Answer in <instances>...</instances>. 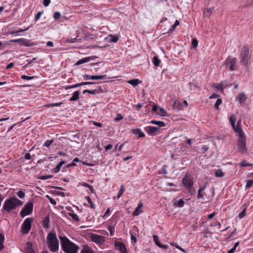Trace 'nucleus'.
Here are the masks:
<instances>
[{"label":"nucleus","instance_id":"obj_25","mask_svg":"<svg viewBox=\"0 0 253 253\" xmlns=\"http://www.w3.org/2000/svg\"><path fill=\"white\" fill-rule=\"evenodd\" d=\"M184 204H185L184 201L183 199H181L179 200L177 202H174V206L175 207L181 208L184 206Z\"/></svg>","mask_w":253,"mask_h":253},{"label":"nucleus","instance_id":"obj_53","mask_svg":"<svg viewBox=\"0 0 253 253\" xmlns=\"http://www.w3.org/2000/svg\"><path fill=\"white\" fill-rule=\"evenodd\" d=\"M42 15V12L41 11H39L36 16H35V20L38 21L41 17V15Z\"/></svg>","mask_w":253,"mask_h":253},{"label":"nucleus","instance_id":"obj_14","mask_svg":"<svg viewBox=\"0 0 253 253\" xmlns=\"http://www.w3.org/2000/svg\"><path fill=\"white\" fill-rule=\"evenodd\" d=\"M234 130L236 131L238 133V138L245 136V134L242 129L241 128V126H238L235 125L234 127H232Z\"/></svg>","mask_w":253,"mask_h":253},{"label":"nucleus","instance_id":"obj_63","mask_svg":"<svg viewBox=\"0 0 253 253\" xmlns=\"http://www.w3.org/2000/svg\"><path fill=\"white\" fill-rule=\"evenodd\" d=\"M46 46L48 47H52L53 46V43L51 41H48L46 43Z\"/></svg>","mask_w":253,"mask_h":253},{"label":"nucleus","instance_id":"obj_30","mask_svg":"<svg viewBox=\"0 0 253 253\" xmlns=\"http://www.w3.org/2000/svg\"><path fill=\"white\" fill-rule=\"evenodd\" d=\"M213 8L205 9L204 10V14L206 16H210L212 12Z\"/></svg>","mask_w":253,"mask_h":253},{"label":"nucleus","instance_id":"obj_55","mask_svg":"<svg viewBox=\"0 0 253 253\" xmlns=\"http://www.w3.org/2000/svg\"><path fill=\"white\" fill-rule=\"evenodd\" d=\"M50 3V0H43V4L44 6H47L49 5Z\"/></svg>","mask_w":253,"mask_h":253},{"label":"nucleus","instance_id":"obj_34","mask_svg":"<svg viewBox=\"0 0 253 253\" xmlns=\"http://www.w3.org/2000/svg\"><path fill=\"white\" fill-rule=\"evenodd\" d=\"M125 191V189L124 185H122L121 186V188L118 193V195L117 196L118 199H119L122 196L123 194L124 193Z\"/></svg>","mask_w":253,"mask_h":253},{"label":"nucleus","instance_id":"obj_2","mask_svg":"<svg viewBox=\"0 0 253 253\" xmlns=\"http://www.w3.org/2000/svg\"><path fill=\"white\" fill-rule=\"evenodd\" d=\"M23 203L16 197H10L6 199L3 206V210L7 212H10L17 207L21 206Z\"/></svg>","mask_w":253,"mask_h":253},{"label":"nucleus","instance_id":"obj_13","mask_svg":"<svg viewBox=\"0 0 253 253\" xmlns=\"http://www.w3.org/2000/svg\"><path fill=\"white\" fill-rule=\"evenodd\" d=\"M153 241L155 244L159 247L162 248L164 250H167L168 247L167 245H162L159 241V237L158 236L155 235L153 236Z\"/></svg>","mask_w":253,"mask_h":253},{"label":"nucleus","instance_id":"obj_61","mask_svg":"<svg viewBox=\"0 0 253 253\" xmlns=\"http://www.w3.org/2000/svg\"><path fill=\"white\" fill-rule=\"evenodd\" d=\"M219 97V95L216 93H213L210 96V98H217Z\"/></svg>","mask_w":253,"mask_h":253},{"label":"nucleus","instance_id":"obj_26","mask_svg":"<svg viewBox=\"0 0 253 253\" xmlns=\"http://www.w3.org/2000/svg\"><path fill=\"white\" fill-rule=\"evenodd\" d=\"M65 163V162L63 161H61L58 165L56 167V168L54 169V172L56 173H57L59 172L60 170V169L61 167Z\"/></svg>","mask_w":253,"mask_h":253},{"label":"nucleus","instance_id":"obj_52","mask_svg":"<svg viewBox=\"0 0 253 253\" xmlns=\"http://www.w3.org/2000/svg\"><path fill=\"white\" fill-rule=\"evenodd\" d=\"M48 222H49V219L47 217H46L44 220H43V225L45 227H48Z\"/></svg>","mask_w":253,"mask_h":253},{"label":"nucleus","instance_id":"obj_17","mask_svg":"<svg viewBox=\"0 0 253 253\" xmlns=\"http://www.w3.org/2000/svg\"><path fill=\"white\" fill-rule=\"evenodd\" d=\"M131 132L134 134L138 135L139 137H145L144 133L143 132H142L141 129L139 128L133 129H132Z\"/></svg>","mask_w":253,"mask_h":253},{"label":"nucleus","instance_id":"obj_48","mask_svg":"<svg viewBox=\"0 0 253 253\" xmlns=\"http://www.w3.org/2000/svg\"><path fill=\"white\" fill-rule=\"evenodd\" d=\"M123 119V116L120 113H118L117 117L115 118V120L117 122L120 121Z\"/></svg>","mask_w":253,"mask_h":253},{"label":"nucleus","instance_id":"obj_37","mask_svg":"<svg viewBox=\"0 0 253 253\" xmlns=\"http://www.w3.org/2000/svg\"><path fill=\"white\" fill-rule=\"evenodd\" d=\"M236 118L233 116L231 115L230 117V122L232 127H234L235 125Z\"/></svg>","mask_w":253,"mask_h":253},{"label":"nucleus","instance_id":"obj_58","mask_svg":"<svg viewBox=\"0 0 253 253\" xmlns=\"http://www.w3.org/2000/svg\"><path fill=\"white\" fill-rule=\"evenodd\" d=\"M106 75L96 76L97 80L104 79L106 78Z\"/></svg>","mask_w":253,"mask_h":253},{"label":"nucleus","instance_id":"obj_3","mask_svg":"<svg viewBox=\"0 0 253 253\" xmlns=\"http://www.w3.org/2000/svg\"><path fill=\"white\" fill-rule=\"evenodd\" d=\"M47 245L52 252H56L59 249V242L55 233H49L47 236Z\"/></svg>","mask_w":253,"mask_h":253},{"label":"nucleus","instance_id":"obj_22","mask_svg":"<svg viewBox=\"0 0 253 253\" xmlns=\"http://www.w3.org/2000/svg\"><path fill=\"white\" fill-rule=\"evenodd\" d=\"M128 83L132 85L133 86H135L141 83V81H139L138 79H132L128 81Z\"/></svg>","mask_w":253,"mask_h":253},{"label":"nucleus","instance_id":"obj_39","mask_svg":"<svg viewBox=\"0 0 253 253\" xmlns=\"http://www.w3.org/2000/svg\"><path fill=\"white\" fill-rule=\"evenodd\" d=\"M240 166L242 167H247V166H253V164H251L247 163L245 161H242L239 164Z\"/></svg>","mask_w":253,"mask_h":253},{"label":"nucleus","instance_id":"obj_10","mask_svg":"<svg viewBox=\"0 0 253 253\" xmlns=\"http://www.w3.org/2000/svg\"><path fill=\"white\" fill-rule=\"evenodd\" d=\"M91 238L92 241L97 244H101L104 243L105 241L104 236L97 234H92L91 236Z\"/></svg>","mask_w":253,"mask_h":253},{"label":"nucleus","instance_id":"obj_40","mask_svg":"<svg viewBox=\"0 0 253 253\" xmlns=\"http://www.w3.org/2000/svg\"><path fill=\"white\" fill-rule=\"evenodd\" d=\"M79 86H80V85H79V84H77L71 85H66V86H64V88L66 90H67V89H69L70 88H76V87H78Z\"/></svg>","mask_w":253,"mask_h":253},{"label":"nucleus","instance_id":"obj_20","mask_svg":"<svg viewBox=\"0 0 253 253\" xmlns=\"http://www.w3.org/2000/svg\"><path fill=\"white\" fill-rule=\"evenodd\" d=\"M80 91L79 90H77L75 91L72 96L70 98L69 101H77L79 98Z\"/></svg>","mask_w":253,"mask_h":253},{"label":"nucleus","instance_id":"obj_33","mask_svg":"<svg viewBox=\"0 0 253 253\" xmlns=\"http://www.w3.org/2000/svg\"><path fill=\"white\" fill-rule=\"evenodd\" d=\"M81 253H93V252L88 247H84L82 249Z\"/></svg>","mask_w":253,"mask_h":253},{"label":"nucleus","instance_id":"obj_43","mask_svg":"<svg viewBox=\"0 0 253 253\" xmlns=\"http://www.w3.org/2000/svg\"><path fill=\"white\" fill-rule=\"evenodd\" d=\"M17 195L21 199H23L25 196V194L22 191H19L17 192Z\"/></svg>","mask_w":253,"mask_h":253},{"label":"nucleus","instance_id":"obj_50","mask_svg":"<svg viewBox=\"0 0 253 253\" xmlns=\"http://www.w3.org/2000/svg\"><path fill=\"white\" fill-rule=\"evenodd\" d=\"M108 230L109 231L110 233L111 236H113L114 234V233L115 232V229L114 227H112L111 226H108Z\"/></svg>","mask_w":253,"mask_h":253},{"label":"nucleus","instance_id":"obj_7","mask_svg":"<svg viewBox=\"0 0 253 253\" xmlns=\"http://www.w3.org/2000/svg\"><path fill=\"white\" fill-rule=\"evenodd\" d=\"M33 210V204L28 203L26 204L23 209L21 211L20 214L21 217H24L25 216L31 214Z\"/></svg>","mask_w":253,"mask_h":253},{"label":"nucleus","instance_id":"obj_18","mask_svg":"<svg viewBox=\"0 0 253 253\" xmlns=\"http://www.w3.org/2000/svg\"><path fill=\"white\" fill-rule=\"evenodd\" d=\"M25 253H35V251L32 248V244L30 243H27L26 246Z\"/></svg>","mask_w":253,"mask_h":253},{"label":"nucleus","instance_id":"obj_41","mask_svg":"<svg viewBox=\"0 0 253 253\" xmlns=\"http://www.w3.org/2000/svg\"><path fill=\"white\" fill-rule=\"evenodd\" d=\"M222 100L221 98H218L214 104V107L215 109H218L219 106L221 104Z\"/></svg>","mask_w":253,"mask_h":253},{"label":"nucleus","instance_id":"obj_56","mask_svg":"<svg viewBox=\"0 0 253 253\" xmlns=\"http://www.w3.org/2000/svg\"><path fill=\"white\" fill-rule=\"evenodd\" d=\"M47 197L48 198L50 202L51 203V204H52L53 205H56V202L53 199L51 198L49 196H47Z\"/></svg>","mask_w":253,"mask_h":253},{"label":"nucleus","instance_id":"obj_32","mask_svg":"<svg viewBox=\"0 0 253 253\" xmlns=\"http://www.w3.org/2000/svg\"><path fill=\"white\" fill-rule=\"evenodd\" d=\"M179 25V22L178 20H176L175 21L174 24L172 25V27L171 28H170L169 31H168V33H171L172 32L175 28Z\"/></svg>","mask_w":253,"mask_h":253},{"label":"nucleus","instance_id":"obj_59","mask_svg":"<svg viewBox=\"0 0 253 253\" xmlns=\"http://www.w3.org/2000/svg\"><path fill=\"white\" fill-rule=\"evenodd\" d=\"M61 104H62V103H56L51 104L50 105H48V107L59 106Z\"/></svg>","mask_w":253,"mask_h":253},{"label":"nucleus","instance_id":"obj_47","mask_svg":"<svg viewBox=\"0 0 253 253\" xmlns=\"http://www.w3.org/2000/svg\"><path fill=\"white\" fill-rule=\"evenodd\" d=\"M198 45V41L196 39H193L192 41V46L196 48Z\"/></svg>","mask_w":253,"mask_h":253},{"label":"nucleus","instance_id":"obj_42","mask_svg":"<svg viewBox=\"0 0 253 253\" xmlns=\"http://www.w3.org/2000/svg\"><path fill=\"white\" fill-rule=\"evenodd\" d=\"M53 142V140L52 139L47 140L44 142L43 146L46 147H48Z\"/></svg>","mask_w":253,"mask_h":253},{"label":"nucleus","instance_id":"obj_60","mask_svg":"<svg viewBox=\"0 0 253 253\" xmlns=\"http://www.w3.org/2000/svg\"><path fill=\"white\" fill-rule=\"evenodd\" d=\"M119 40V38L118 37H113L111 40L110 41L113 42H117Z\"/></svg>","mask_w":253,"mask_h":253},{"label":"nucleus","instance_id":"obj_28","mask_svg":"<svg viewBox=\"0 0 253 253\" xmlns=\"http://www.w3.org/2000/svg\"><path fill=\"white\" fill-rule=\"evenodd\" d=\"M69 215L72 218V219L75 221H79L80 220L78 216L73 212H69Z\"/></svg>","mask_w":253,"mask_h":253},{"label":"nucleus","instance_id":"obj_21","mask_svg":"<svg viewBox=\"0 0 253 253\" xmlns=\"http://www.w3.org/2000/svg\"><path fill=\"white\" fill-rule=\"evenodd\" d=\"M159 130V128L156 126H150L148 127V132L149 134L152 135L154 133L157 132Z\"/></svg>","mask_w":253,"mask_h":253},{"label":"nucleus","instance_id":"obj_51","mask_svg":"<svg viewBox=\"0 0 253 253\" xmlns=\"http://www.w3.org/2000/svg\"><path fill=\"white\" fill-rule=\"evenodd\" d=\"M215 87L221 90V91L223 90V84L222 83H221L219 84H217V85L214 86Z\"/></svg>","mask_w":253,"mask_h":253},{"label":"nucleus","instance_id":"obj_46","mask_svg":"<svg viewBox=\"0 0 253 253\" xmlns=\"http://www.w3.org/2000/svg\"><path fill=\"white\" fill-rule=\"evenodd\" d=\"M253 185V180H249L246 184V189L250 188Z\"/></svg>","mask_w":253,"mask_h":253},{"label":"nucleus","instance_id":"obj_64","mask_svg":"<svg viewBox=\"0 0 253 253\" xmlns=\"http://www.w3.org/2000/svg\"><path fill=\"white\" fill-rule=\"evenodd\" d=\"M202 149L203 150V153H206L208 150L209 147L204 145L202 147Z\"/></svg>","mask_w":253,"mask_h":253},{"label":"nucleus","instance_id":"obj_38","mask_svg":"<svg viewBox=\"0 0 253 253\" xmlns=\"http://www.w3.org/2000/svg\"><path fill=\"white\" fill-rule=\"evenodd\" d=\"M97 92H98V91L96 89L92 90L85 89V90H84L83 91V93L84 94L85 93H90V94H95Z\"/></svg>","mask_w":253,"mask_h":253},{"label":"nucleus","instance_id":"obj_45","mask_svg":"<svg viewBox=\"0 0 253 253\" xmlns=\"http://www.w3.org/2000/svg\"><path fill=\"white\" fill-rule=\"evenodd\" d=\"M61 14L59 12L57 11L54 13L53 18L55 20H58L60 18Z\"/></svg>","mask_w":253,"mask_h":253},{"label":"nucleus","instance_id":"obj_27","mask_svg":"<svg viewBox=\"0 0 253 253\" xmlns=\"http://www.w3.org/2000/svg\"><path fill=\"white\" fill-rule=\"evenodd\" d=\"M4 241V236L1 233H0V251H1L3 248V242Z\"/></svg>","mask_w":253,"mask_h":253},{"label":"nucleus","instance_id":"obj_36","mask_svg":"<svg viewBox=\"0 0 253 253\" xmlns=\"http://www.w3.org/2000/svg\"><path fill=\"white\" fill-rule=\"evenodd\" d=\"M215 175L216 177H221L224 175V173L221 169H217L215 172Z\"/></svg>","mask_w":253,"mask_h":253},{"label":"nucleus","instance_id":"obj_16","mask_svg":"<svg viewBox=\"0 0 253 253\" xmlns=\"http://www.w3.org/2000/svg\"><path fill=\"white\" fill-rule=\"evenodd\" d=\"M247 99V96L244 93H239L237 96V100L240 103H243Z\"/></svg>","mask_w":253,"mask_h":253},{"label":"nucleus","instance_id":"obj_19","mask_svg":"<svg viewBox=\"0 0 253 253\" xmlns=\"http://www.w3.org/2000/svg\"><path fill=\"white\" fill-rule=\"evenodd\" d=\"M92 58L91 57H87L78 61L76 65H79L89 62Z\"/></svg>","mask_w":253,"mask_h":253},{"label":"nucleus","instance_id":"obj_49","mask_svg":"<svg viewBox=\"0 0 253 253\" xmlns=\"http://www.w3.org/2000/svg\"><path fill=\"white\" fill-rule=\"evenodd\" d=\"M21 78L22 79L27 80H30L33 79L34 78V77L28 76H26V75H22V76H21Z\"/></svg>","mask_w":253,"mask_h":253},{"label":"nucleus","instance_id":"obj_44","mask_svg":"<svg viewBox=\"0 0 253 253\" xmlns=\"http://www.w3.org/2000/svg\"><path fill=\"white\" fill-rule=\"evenodd\" d=\"M171 245L175 246L177 249H179L181 251H182L184 253H186V251L183 249V248H181L180 246H179L178 245H177L176 243H171Z\"/></svg>","mask_w":253,"mask_h":253},{"label":"nucleus","instance_id":"obj_31","mask_svg":"<svg viewBox=\"0 0 253 253\" xmlns=\"http://www.w3.org/2000/svg\"><path fill=\"white\" fill-rule=\"evenodd\" d=\"M153 63L155 66H158L160 63V60L157 56H155L153 58Z\"/></svg>","mask_w":253,"mask_h":253},{"label":"nucleus","instance_id":"obj_6","mask_svg":"<svg viewBox=\"0 0 253 253\" xmlns=\"http://www.w3.org/2000/svg\"><path fill=\"white\" fill-rule=\"evenodd\" d=\"M237 145L239 152L243 154L247 151L246 137L245 136L238 138Z\"/></svg>","mask_w":253,"mask_h":253},{"label":"nucleus","instance_id":"obj_12","mask_svg":"<svg viewBox=\"0 0 253 253\" xmlns=\"http://www.w3.org/2000/svg\"><path fill=\"white\" fill-rule=\"evenodd\" d=\"M116 249L119 250L121 253H127L126 248L124 243L122 242H116L115 244Z\"/></svg>","mask_w":253,"mask_h":253},{"label":"nucleus","instance_id":"obj_23","mask_svg":"<svg viewBox=\"0 0 253 253\" xmlns=\"http://www.w3.org/2000/svg\"><path fill=\"white\" fill-rule=\"evenodd\" d=\"M150 123L152 124L157 125L160 127H163L165 126V123L162 121L152 120L150 122Z\"/></svg>","mask_w":253,"mask_h":253},{"label":"nucleus","instance_id":"obj_5","mask_svg":"<svg viewBox=\"0 0 253 253\" xmlns=\"http://www.w3.org/2000/svg\"><path fill=\"white\" fill-rule=\"evenodd\" d=\"M241 63L244 65H247L249 63L250 59L249 49L247 47L244 46L241 50L240 55Z\"/></svg>","mask_w":253,"mask_h":253},{"label":"nucleus","instance_id":"obj_1","mask_svg":"<svg viewBox=\"0 0 253 253\" xmlns=\"http://www.w3.org/2000/svg\"><path fill=\"white\" fill-rule=\"evenodd\" d=\"M61 241V245L63 251L65 253H77L79 247L72 243L65 236H59Z\"/></svg>","mask_w":253,"mask_h":253},{"label":"nucleus","instance_id":"obj_62","mask_svg":"<svg viewBox=\"0 0 253 253\" xmlns=\"http://www.w3.org/2000/svg\"><path fill=\"white\" fill-rule=\"evenodd\" d=\"M158 109H159L158 106H157L156 105H154V106L153 107V108H152V111L157 112Z\"/></svg>","mask_w":253,"mask_h":253},{"label":"nucleus","instance_id":"obj_24","mask_svg":"<svg viewBox=\"0 0 253 253\" xmlns=\"http://www.w3.org/2000/svg\"><path fill=\"white\" fill-rule=\"evenodd\" d=\"M206 188V185H204L202 186L199 190H198V193L197 195V198L200 199L203 198L204 195L203 194H202V191H203Z\"/></svg>","mask_w":253,"mask_h":253},{"label":"nucleus","instance_id":"obj_29","mask_svg":"<svg viewBox=\"0 0 253 253\" xmlns=\"http://www.w3.org/2000/svg\"><path fill=\"white\" fill-rule=\"evenodd\" d=\"M157 114L162 116H167V112L164 109L162 108H159Z\"/></svg>","mask_w":253,"mask_h":253},{"label":"nucleus","instance_id":"obj_15","mask_svg":"<svg viewBox=\"0 0 253 253\" xmlns=\"http://www.w3.org/2000/svg\"><path fill=\"white\" fill-rule=\"evenodd\" d=\"M11 42H17L22 45H25L26 46L28 45L27 44V41L26 39L23 38L12 40L10 41Z\"/></svg>","mask_w":253,"mask_h":253},{"label":"nucleus","instance_id":"obj_35","mask_svg":"<svg viewBox=\"0 0 253 253\" xmlns=\"http://www.w3.org/2000/svg\"><path fill=\"white\" fill-rule=\"evenodd\" d=\"M246 210L247 208H245L243 211L239 214L238 217L240 219H242L243 217H244L246 214Z\"/></svg>","mask_w":253,"mask_h":253},{"label":"nucleus","instance_id":"obj_4","mask_svg":"<svg viewBox=\"0 0 253 253\" xmlns=\"http://www.w3.org/2000/svg\"><path fill=\"white\" fill-rule=\"evenodd\" d=\"M183 184L184 187L188 190L191 195L195 194L196 189L193 187V180L188 174H186L182 180Z\"/></svg>","mask_w":253,"mask_h":253},{"label":"nucleus","instance_id":"obj_11","mask_svg":"<svg viewBox=\"0 0 253 253\" xmlns=\"http://www.w3.org/2000/svg\"><path fill=\"white\" fill-rule=\"evenodd\" d=\"M143 207V204L142 202V201H140L137 206V207L135 208L134 211H133L132 214L133 216H138L141 213L143 212L142 210V208Z\"/></svg>","mask_w":253,"mask_h":253},{"label":"nucleus","instance_id":"obj_57","mask_svg":"<svg viewBox=\"0 0 253 253\" xmlns=\"http://www.w3.org/2000/svg\"><path fill=\"white\" fill-rule=\"evenodd\" d=\"M52 177V175H42L41 176V179L42 180H46Z\"/></svg>","mask_w":253,"mask_h":253},{"label":"nucleus","instance_id":"obj_54","mask_svg":"<svg viewBox=\"0 0 253 253\" xmlns=\"http://www.w3.org/2000/svg\"><path fill=\"white\" fill-rule=\"evenodd\" d=\"M94 84V83H93V82H86L80 83V84H79V85H80V86H81L83 85L93 84Z\"/></svg>","mask_w":253,"mask_h":253},{"label":"nucleus","instance_id":"obj_8","mask_svg":"<svg viewBox=\"0 0 253 253\" xmlns=\"http://www.w3.org/2000/svg\"><path fill=\"white\" fill-rule=\"evenodd\" d=\"M236 62L237 59L236 58L229 56L227 58L225 62V64L228 67L230 70L234 71L237 69L236 66Z\"/></svg>","mask_w":253,"mask_h":253},{"label":"nucleus","instance_id":"obj_9","mask_svg":"<svg viewBox=\"0 0 253 253\" xmlns=\"http://www.w3.org/2000/svg\"><path fill=\"white\" fill-rule=\"evenodd\" d=\"M32 219L26 218L22 225V232L23 234L28 233L31 228Z\"/></svg>","mask_w":253,"mask_h":253}]
</instances>
